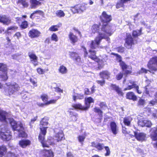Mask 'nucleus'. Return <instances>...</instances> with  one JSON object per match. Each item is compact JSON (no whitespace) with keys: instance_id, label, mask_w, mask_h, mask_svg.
Instances as JSON below:
<instances>
[{"instance_id":"1","label":"nucleus","mask_w":157,"mask_h":157,"mask_svg":"<svg viewBox=\"0 0 157 157\" xmlns=\"http://www.w3.org/2000/svg\"><path fill=\"white\" fill-rule=\"evenodd\" d=\"M100 17L103 22L102 27L101 31L99 32L98 36L94 40L91 41L90 44L91 49H95L98 48L101 40L103 39H106L108 42H109L110 39L108 36H111L113 32V28L114 27L108 25V22L111 20V16L108 15L104 11Z\"/></svg>"},{"instance_id":"2","label":"nucleus","mask_w":157,"mask_h":157,"mask_svg":"<svg viewBox=\"0 0 157 157\" xmlns=\"http://www.w3.org/2000/svg\"><path fill=\"white\" fill-rule=\"evenodd\" d=\"M47 127H42L40 128V132L39 136V140L41 143L43 147H48V145L53 144H51V143L52 142V137L50 139H48L47 142L44 141L45 136L46 133V130Z\"/></svg>"},{"instance_id":"3","label":"nucleus","mask_w":157,"mask_h":157,"mask_svg":"<svg viewBox=\"0 0 157 157\" xmlns=\"http://www.w3.org/2000/svg\"><path fill=\"white\" fill-rule=\"evenodd\" d=\"M7 88L5 90L6 94L10 96L18 91L20 89L18 84L15 82L7 83Z\"/></svg>"},{"instance_id":"4","label":"nucleus","mask_w":157,"mask_h":157,"mask_svg":"<svg viewBox=\"0 0 157 157\" xmlns=\"http://www.w3.org/2000/svg\"><path fill=\"white\" fill-rule=\"evenodd\" d=\"M94 100L93 98L91 97H89L85 99V106H83L81 104H78L73 105V108L86 110H87L90 107V104L94 103Z\"/></svg>"},{"instance_id":"5","label":"nucleus","mask_w":157,"mask_h":157,"mask_svg":"<svg viewBox=\"0 0 157 157\" xmlns=\"http://www.w3.org/2000/svg\"><path fill=\"white\" fill-rule=\"evenodd\" d=\"M56 133L54 135V138H52V142L51 143V144H55L56 142H58L61 141L62 140H64L65 138L64 136V135L62 130H59L56 129L55 130Z\"/></svg>"},{"instance_id":"6","label":"nucleus","mask_w":157,"mask_h":157,"mask_svg":"<svg viewBox=\"0 0 157 157\" xmlns=\"http://www.w3.org/2000/svg\"><path fill=\"white\" fill-rule=\"evenodd\" d=\"M112 54L115 55L117 60L120 62V64L123 70L124 71V74L126 75H128L131 73V72L130 71L126 70L128 68L126 65L121 61V56L117 54L113 53H112Z\"/></svg>"},{"instance_id":"7","label":"nucleus","mask_w":157,"mask_h":157,"mask_svg":"<svg viewBox=\"0 0 157 157\" xmlns=\"http://www.w3.org/2000/svg\"><path fill=\"white\" fill-rule=\"evenodd\" d=\"M0 70L2 71V73L0 76L1 80L4 81L7 80L8 77L7 75L6 65L3 63H0Z\"/></svg>"},{"instance_id":"8","label":"nucleus","mask_w":157,"mask_h":157,"mask_svg":"<svg viewBox=\"0 0 157 157\" xmlns=\"http://www.w3.org/2000/svg\"><path fill=\"white\" fill-rule=\"evenodd\" d=\"M86 6L84 4L78 5L74 7H72L71 10L73 13H81L85 10Z\"/></svg>"},{"instance_id":"9","label":"nucleus","mask_w":157,"mask_h":157,"mask_svg":"<svg viewBox=\"0 0 157 157\" xmlns=\"http://www.w3.org/2000/svg\"><path fill=\"white\" fill-rule=\"evenodd\" d=\"M148 67L151 70L154 71L157 70V57L150 59L148 64Z\"/></svg>"},{"instance_id":"10","label":"nucleus","mask_w":157,"mask_h":157,"mask_svg":"<svg viewBox=\"0 0 157 157\" xmlns=\"http://www.w3.org/2000/svg\"><path fill=\"white\" fill-rule=\"evenodd\" d=\"M41 98L42 100L44 102V104H41V106H43L44 105H48L51 104H54L56 103L57 100H52L48 101V97L46 94H43L41 96Z\"/></svg>"},{"instance_id":"11","label":"nucleus","mask_w":157,"mask_h":157,"mask_svg":"<svg viewBox=\"0 0 157 157\" xmlns=\"http://www.w3.org/2000/svg\"><path fill=\"white\" fill-rule=\"evenodd\" d=\"M134 44L133 40L131 35L127 34L126 39L125 46L127 48L129 49L131 48L132 45Z\"/></svg>"},{"instance_id":"12","label":"nucleus","mask_w":157,"mask_h":157,"mask_svg":"<svg viewBox=\"0 0 157 157\" xmlns=\"http://www.w3.org/2000/svg\"><path fill=\"white\" fill-rule=\"evenodd\" d=\"M0 135L2 139L4 140L9 141L11 139L12 137L10 132L9 130L5 132L2 131L0 133Z\"/></svg>"},{"instance_id":"13","label":"nucleus","mask_w":157,"mask_h":157,"mask_svg":"<svg viewBox=\"0 0 157 157\" xmlns=\"http://www.w3.org/2000/svg\"><path fill=\"white\" fill-rule=\"evenodd\" d=\"M28 56L30 59V61L35 66L38 65L37 57L33 52H29Z\"/></svg>"},{"instance_id":"14","label":"nucleus","mask_w":157,"mask_h":157,"mask_svg":"<svg viewBox=\"0 0 157 157\" xmlns=\"http://www.w3.org/2000/svg\"><path fill=\"white\" fill-rule=\"evenodd\" d=\"M126 85L127 86V87L124 89V91L130 90L133 88H135L137 86L135 82L131 80L127 81Z\"/></svg>"},{"instance_id":"15","label":"nucleus","mask_w":157,"mask_h":157,"mask_svg":"<svg viewBox=\"0 0 157 157\" xmlns=\"http://www.w3.org/2000/svg\"><path fill=\"white\" fill-rule=\"evenodd\" d=\"M110 129L114 135H116L118 132V128L115 122L112 121L110 124Z\"/></svg>"},{"instance_id":"16","label":"nucleus","mask_w":157,"mask_h":157,"mask_svg":"<svg viewBox=\"0 0 157 157\" xmlns=\"http://www.w3.org/2000/svg\"><path fill=\"white\" fill-rule=\"evenodd\" d=\"M134 134L136 139L139 141H142L146 139V135L143 133L134 132Z\"/></svg>"},{"instance_id":"17","label":"nucleus","mask_w":157,"mask_h":157,"mask_svg":"<svg viewBox=\"0 0 157 157\" xmlns=\"http://www.w3.org/2000/svg\"><path fill=\"white\" fill-rule=\"evenodd\" d=\"M151 137L153 140H157V127H154L150 130Z\"/></svg>"},{"instance_id":"18","label":"nucleus","mask_w":157,"mask_h":157,"mask_svg":"<svg viewBox=\"0 0 157 157\" xmlns=\"http://www.w3.org/2000/svg\"><path fill=\"white\" fill-rule=\"evenodd\" d=\"M40 34V32L37 30L33 29L30 30L29 33V36L31 38H34L38 36Z\"/></svg>"},{"instance_id":"19","label":"nucleus","mask_w":157,"mask_h":157,"mask_svg":"<svg viewBox=\"0 0 157 157\" xmlns=\"http://www.w3.org/2000/svg\"><path fill=\"white\" fill-rule=\"evenodd\" d=\"M92 146L95 147L99 151L102 150L104 147V145L103 144L98 142H93L91 143Z\"/></svg>"},{"instance_id":"20","label":"nucleus","mask_w":157,"mask_h":157,"mask_svg":"<svg viewBox=\"0 0 157 157\" xmlns=\"http://www.w3.org/2000/svg\"><path fill=\"white\" fill-rule=\"evenodd\" d=\"M10 18L5 16L0 17V22L3 23L4 24L8 25L10 23Z\"/></svg>"},{"instance_id":"21","label":"nucleus","mask_w":157,"mask_h":157,"mask_svg":"<svg viewBox=\"0 0 157 157\" xmlns=\"http://www.w3.org/2000/svg\"><path fill=\"white\" fill-rule=\"evenodd\" d=\"M89 52L90 55H89V57L94 61L98 62L99 60L95 55V51L91 49L89 50Z\"/></svg>"},{"instance_id":"22","label":"nucleus","mask_w":157,"mask_h":157,"mask_svg":"<svg viewBox=\"0 0 157 157\" xmlns=\"http://www.w3.org/2000/svg\"><path fill=\"white\" fill-rule=\"evenodd\" d=\"M71 109H69L68 110L70 118L72 121H76L78 119V115L77 113L71 111Z\"/></svg>"},{"instance_id":"23","label":"nucleus","mask_w":157,"mask_h":157,"mask_svg":"<svg viewBox=\"0 0 157 157\" xmlns=\"http://www.w3.org/2000/svg\"><path fill=\"white\" fill-rule=\"evenodd\" d=\"M68 37L71 42L72 44H74L78 41L77 37L71 32L69 33Z\"/></svg>"},{"instance_id":"24","label":"nucleus","mask_w":157,"mask_h":157,"mask_svg":"<svg viewBox=\"0 0 157 157\" xmlns=\"http://www.w3.org/2000/svg\"><path fill=\"white\" fill-rule=\"evenodd\" d=\"M30 144V141L28 140H23L19 142V144L22 148H25Z\"/></svg>"},{"instance_id":"25","label":"nucleus","mask_w":157,"mask_h":157,"mask_svg":"<svg viewBox=\"0 0 157 157\" xmlns=\"http://www.w3.org/2000/svg\"><path fill=\"white\" fill-rule=\"evenodd\" d=\"M100 75L101 78L108 79L110 77V74L108 71H105L100 72Z\"/></svg>"},{"instance_id":"26","label":"nucleus","mask_w":157,"mask_h":157,"mask_svg":"<svg viewBox=\"0 0 157 157\" xmlns=\"http://www.w3.org/2000/svg\"><path fill=\"white\" fill-rule=\"evenodd\" d=\"M111 87L112 89L115 90L119 95L121 96L123 95V93L121 89L118 86L115 85L111 84Z\"/></svg>"},{"instance_id":"27","label":"nucleus","mask_w":157,"mask_h":157,"mask_svg":"<svg viewBox=\"0 0 157 157\" xmlns=\"http://www.w3.org/2000/svg\"><path fill=\"white\" fill-rule=\"evenodd\" d=\"M43 155L44 157H52L53 153L51 150H44L43 151Z\"/></svg>"},{"instance_id":"28","label":"nucleus","mask_w":157,"mask_h":157,"mask_svg":"<svg viewBox=\"0 0 157 157\" xmlns=\"http://www.w3.org/2000/svg\"><path fill=\"white\" fill-rule=\"evenodd\" d=\"M126 98L127 99L136 101L137 99V97L132 92H129L126 94Z\"/></svg>"},{"instance_id":"29","label":"nucleus","mask_w":157,"mask_h":157,"mask_svg":"<svg viewBox=\"0 0 157 157\" xmlns=\"http://www.w3.org/2000/svg\"><path fill=\"white\" fill-rule=\"evenodd\" d=\"M41 0H30L31 8H35L37 6L40 4L39 1Z\"/></svg>"},{"instance_id":"30","label":"nucleus","mask_w":157,"mask_h":157,"mask_svg":"<svg viewBox=\"0 0 157 157\" xmlns=\"http://www.w3.org/2000/svg\"><path fill=\"white\" fill-rule=\"evenodd\" d=\"M74 101H75L76 99H82L83 98V95L82 94H78L75 93L74 92L72 95Z\"/></svg>"},{"instance_id":"31","label":"nucleus","mask_w":157,"mask_h":157,"mask_svg":"<svg viewBox=\"0 0 157 157\" xmlns=\"http://www.w3.org/2000/svg\"><path fill=\"white\" fill-rule=\"evenodd\" d=\"M132 118L129 116L125 117L124 119L123 122L125 125L129 126L132 121Z\"/></svg>"},{"instance_id":"32","label":"nucleus","mask_w":157,"mask_h":157,"mask_svg":"<svg viewBox=\"0 0 157 157\" xmlns=\"http://www.w3.org/2000/svg\"><path fill=\"white\" fill-rule=\"evenodd\" d=\"M59 73L62 74H65L67 72L68 70L65 66L62 65L60 66L59 69Z\"/></svg>"},{"instance_id":"33","label":"nucleus","mask_w":157,"mask_h":157,"mask_svg":"<svg viewBox=\"0 0 157 157\" xmlns=\"http://www.w3.org/2000/svg\"><path fill=\"white\" fill-rule=\"evenodd\" d=\"M99 27L98 25L95 24L92 26L91 28L90 32L94 33L99 30Z\"/></svg>"},{"instance_id":"34","label":"nucleus","mask_w":157,"mask_h":157,"mask_svg":"<svg viewBox=\"0 0 157 157\" xmlns=\"http://www.w3.org/2000/svg\"><path fill=\"white\" fill-rule=\"evenodd\" d=\"M129 1V0H120L117 2L116 6L117 8L118 9L121 7H123L124 3H126Z\"/></svg>"},{"instance_id":"35","label":"nucleus","mask_w":157,"mask_h":157,"mask_svg":"<svg viewBox=\"0 0 157 157\" xmlns=\"http://www.w3.org/2000/svg\"><path fill=\"white\" fill-rule=\"evenodd\" d=\"M6 151V147L5 146L0 147V157H3Z\"/></svg>"},{"instance_id":"36","label":"nucleus","mask_w":157,"mask_h":157,"mask_svg":"<svg viewBox=\"0 0 157 157\" xmlns=\"http://www.w3.org/2000/svg\"><path fill=\"white\" fill-rule=\"evenodd\" d=\"M57 84L56 83H52V87H53L54 89L55 90V91L59 93H62L63 92L62 90L60 88L58 87H54L55 85L57 86Z\"/></svg>"},{"instance_id":"37","label":"nucleus","mask_w":157,"mask_h":157,"mask_svg":"<svg viewBox=\"0 0 157 157\" xmlns=\"http://www.w3.org/2000/svg\"><path fill=\"white\" fill-rule=\"evenodd\" d=\"M56 14L59 17H63L65 16V13L63 11L61 10H58L56 12Z\"/></svg>"},{"instance_id":"38","label":"nucleus","mask_w":157,"mask_h":157,"mask_svg":"<svg viewBox=\"0 0 157 157\" xmlns=\"http://www.w3.org/2000/svg\"><path fill=\"white\" fill-rule=\"evenodd\" d=\"M48 71V68L43 69L40 68H38L37 69V73L40 75L43 74L45 72Z\"/></svg>"},{"instance_id":"39","label":"nucleus","mask_w":157,"mask_h":157,"mask_svg":"<svg viewBox=\"0 0 157 157\" xmlns=\"http://www.w3.org/2000/svg\"><path fill=\"white\" fill-rule=\"evenodd\" d=\"M18 4H21L24 7H26L28 6V4L26 2L25 0H18L17 2Z\"/></svg>"},{"instance_id":"40","label":"nucleus","mask_w":157,"mask_h":157,"mask_svg":"<svg viewBox=\"0 0 157 157\" xmlns=\"http://www.w3.org/2000/svg\"><path fill=\"white\" fill-rule=\"evenodd\" d=\"M48 119L47 117H44L40 122V124L42 125H46L48 124Z\"/></svg>"},{"instance_id":"41","label":"nucleus","mask_w":157,"mask_h":157,"mask_svg":"<svg viewBox=\"0 0 157 157\" xmlns=\"http://www.w3.org/2000/svg\"><path fill=\"white\" fill-rule=\"evenodd\" d=\"M94 111L96 113H97L100 117H101L102 116V112L100 109L97 107H95L94 109Z\"/></svg>"},{"instance_id":"42","label":"nucleus","mask_w":157,"mask_h":157,"mask_svg":"<svg viewBox=\"0 0 157 157\" xmlns=\"http://www.w3.org/2000/svg\"><path fill=\"white\" fill-rule=\"evenodd\" d=\"M60 26L59 25L52 26L49 29V30L52 31H56L58 30Z\"/></svg>"},{"instance_id":"43","label":"nucleus","mask_w":157,"mask_h":157,"mask_svg":"<svg viewBox=\"0 0 157 157\" xmlns=\"http://www.w3.org/2000/svg\"><path fill=\"white\" fill-rule=\"evenodd\" d=\"M145 122H146V120H144L143 119H140L138 121V124L142 127L145 126Z\"/></svg>"},{"instance_id":"44","label":"nucleus","mask_w":157,"mask_h":157,"mask_svg":"<svg viewBox=\"0 0 157 157\" xmlns=\"http://www.w3.org/2000/svg\"><path fill=\"white\" fill-rule=\"evenodd\" d=\"M141 34V29L137 31H134L132 33V35L134 37L139 36Z\"/></svg>"},{"instance_id":"45","label":"nucleus","mask_w":157,"mask_h":157,"mask_svg":"<svg viewBox=\"0 0 157 157\" xmlns=\"http://www.w3.org/2000/svg\"><path fill=\"white\" fill-rule=\"evenodd\" d=\"M17 26H11L9 27L7 29V32L8 33H10V30L15 31L17 29Z\"/></svg>"},{"instance_id":"46","label":"nucleus","mask_w":157,"mask_h":157,"mask_svg":"<svg viewBox=\"0 0 157 157\" xmlns=\"http://www.w3.org/2000/svg\"><path fill=\"white\" fill-rule=\"evenodd\" d=\"M85 138V135H79L78 137V140L79 142L82 144Z\"/></svg>"},{"instance_id":"47","label":"nucleus","mask_w":157,"mask_h":157,"mask_svg":"<svg viewBox=\"0 0 157 157\" xmlns=\"http://www.w3.org/2000/svg\"><path fill=\"white\" fill-rule=\"evenodd\" d=\"M51 39L52 40L55 42H57L58 40V38L57 35L55 33H53L52 35Z\"/></svg>"},{"instance_id":"48","label":"nucleus","mask_w":157,"mask_h":157,"mask_svg":"<svg viewBox=\"0 0 157 157\" xmlns=\"http://www.w3.org/2000/svg\"><path fill=\"white\" fill-rule=\"evenodd\" d=\"M42 13V12L40 10H36L34 11L33 13H32L30 16V18L31 19H33L34 17L33 15L36 14H40Z\"/></svg>"},{"instance_id":"49","label":"nucleus","mask_w":157,"mask_h":157,"mask_svg":"<svg viewBox=\"0 0 157 157\" xmlns=\"http://www.w3.org/2000/svg\"><path fill=\"white\" fill-rule=\"evenodd\" d=\"M30 81L31 82V83L33 85V88H34L35 87H37V82L36 81L34 80V79H33L32 78H30Z\"/></svg>"},{"instance_id":"50","label":"nucleus","mask_w":157,"mask_h":157,"mask_svg":"<svg viewBox=\"0 0 157 157\" xmlns=\"http://www.w3.org/2000/svg\"><path fill=\"white\" fill-rule=\"evenodd\" d=\"M104 148H105V150L106 151V153L105 154V156H107L109 155L110 154V151L109 147L107 146H104Z\"/></svg>"},{"instance_id":"51","label":"nucleus","mask_w":157,"mask_h":157,"mask_svg":"<svg viewBox=\"0 0 157 157\" xmlns=\"http://www.w3.org/2000/svg\"><path fill=\"white\" fill-rule=\"evenodd\" d=\"M27 26L28 23L26 21H24L22 22L21 25V27L23 29H25L26 28Z\"/></svg>"},{"instance_id":"52","label":"nucleus","mask_w":157,"mask_h":157,"mask_svg":"<svg viewBox=\"0 0 157 157\" xmlns=\"http://www.w3.org/2000/svg\"><path fill=\"white\" fill-rule=\"evenodd\" d=\"M99 105L101 109H105L107 108L106 104L104 102H101Z\"/></svg>"},{"instance_id":"53","label":"nucleus","mask_w":157,"mask_h":157,"mask_svg":"<svg viewBox=\"0 0 157 157\" xmlns=\"http://www.w3.org/2000/svg\"><path fill=\"white\" fill-rule=\"evenodd\" d=\"M78 54L75 52H70V56L73 59H74L76 57L78 56Z\"/></svg>"},{"instance_id":"54","label":"nucleus","mask_w":157,"mask_h":157,"mask_svg":"<svg viewBox=\"0 0 157 157\" xmlns=\"http://www.w3.org/2000/svg\"><path fill=\"white\" fill-rule=\"evenodd\" d=\"M13 37L17 39H19L21 37V34L20 32H17L14 35Z\"/></svg>"},{"instance_id":"55","label":"nucleus","mask_w":157,"mask_h":157,"mask_svg":"<svg viewBox=\"0 0 157 157\" xmlns=\"http://www.w3.org/2000/svg\"><path fill=\"white\" fill-rule=\"evenodd\" d=\"M146 122H145V126L147 127H150L152 125V123L150 121L146 120Z\"/></svg>"},{"instance_id":"56","label":"nucleus","mask_w":157,"mask_h":157,"mask_svg":"<svg viewBox=\"0 0 157 157\" xmlns=\"http://www.w3.org/2000/svg\"><path fill=\"white\" fill-rule=\"evenodd\" d=\"M117 51L120 53L123 52L124 51V48L123 47H119L117 49Z\"/></svg>"},{"instance_id":"57","label":"nucleus","mask_w":157,"mask_h":157,"mask_svg":"<svg viewBox=\"0 0 157 157\" xmlns=\"http://www.w3.org/2000/svg\"><path fill=\"white\" fill-rule=\"evenodd\" d=\"M145 103V101L144 100L140 99L138 103V105H143Z\"/></svg>"},{"instance_id":"58","label":"nucleus","mask_w":157,"mask_h":157,"mask_svg":"<svg viewBox=\"0 0 157 157\" xmlns=\"http://www.w3.org/2000/svg\"><path fill=\"white\" fill-rule=\"evenodd\" d=\"M97 82L98 84L101 86H103L105 83V81L104 79L102 80H97Z\"/></svg>"},{"instance_id":"59","label":"nucleus","mask_w":157,"mask_h":157,"mask_svg":"<svg viewBox=\"0 0 157 157\" xmlns=\"http://www.w3.org/2000/svg\"><path fill=\"white\" fill-rule=\"evenodd\" d=\"M147 70L143 68H142L141 70L139 71L138 72L139 74H140L143 73H147Z\"/></svg>"},{"instance_id":"60","label":"nucleus","mask_w":157,"mask_h":157,"mask_svg":"<svg viewBox=\"0 0 157 157\" xmlns=\"http://www.w3.org/2000/svg\"><path fill=\"white\" fill-rule=\"evenodd\" d=\"M84 93L86 95H90L91 94L90 91L89 90V89L87 88H85L84 89Z\"/></svg>"},{"instance_id":"61","label":"nucleus","mask_w":157,"mask_h":157,"mask_svg":"<svg viewBox=\"0 0 157 157\" xmlns=\"http://www.w3.org/2000/svg\"><path fill=\"white\" fill-rule=\"evenodd\" d=\"M123 74L120 73L119 74L116 76V78L118 80L121 79L123 77Z\"/></svg>"},{"instance_id":"62","label":"nucleus","mask_w":157,"mask_h":157,"mask_svg":"<svg viewBox=\"0 0 157 157\" xmlns=\"http://www.w3.org/2000/svg\"><path fill=\"white\" fill-rule=\"evenodd\" d=\"M82 49L83 50V51L84 52V56L85 57H86L88 55V53L87 52L86 49V48L84 47H82Z\"/></svg>"},{"instance_id":"63","label":"nucleus","mask_w":157,"mask_h":157,"mask_svg":"<svg viewBox=\"0 0 157 157\" xmlns=\"http://www.w3.org/2000/svg\"><path fill=\"white\" fill-rule=\"evenodd\" d=\"M152 115L154 118H157V109L155 110L153 112Z\"/></svg>"},{"instance_id":"64","label":"nucleus","mask_w":157,"mask_h":157,"mask_svg":"<svg viewBox=\"0 0 157 157\" xmlns=\"http://www.w3.org/2000/svg\"><path fill=\"white\" fill-rule=\"evenodd\" d=\"M6 157H15V156L14 154L9 152L7 154Z\"/></svg>"}]
</instances>
